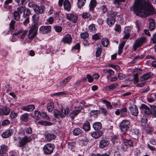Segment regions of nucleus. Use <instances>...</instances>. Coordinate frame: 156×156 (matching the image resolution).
<instances>
[{"label": "nucleus", "mask_w": 156, "mask_h": 156, "mask_svg": "<svg viewBox=\"0 0 156 156\" xmlns=\"http://www.w3.org/2000/svg\"><path fill=\"white\" fill-rule=\"evenodd\" d=\"M14 19L16 21L19 20L20 17V14L17 11H14L12 13Z\"/></svg>", "instance_id": "34"}, {"label": "nucleus", "mask_w": 156, "mask_h": 156, "mask_svg": "<svg viewBox=\"0 0 156 156\" xmlns=\"http://www.w3.org/2000/svg\"><path fill=\"white\" fill-rule=\"evenodd\" d=\"M56 137L53 134L48 133L45 135V138L48 141L55 139Z\"/></svg>", "instance_id": "28"}, {"label": "nucleus", "mask_w": 156, "mask_h": 156, "mask_svg": "<svg viewBox=\"0 0 156 156\" xmlns=\"http://www.w3.org/2000/svg\"><path fill=\"white\" fill-rule=\"evenodd\" d=\"M46 107L48 112H51L54 109V103L51 102L48 103Z\"/></svg>", "instance_id": "38"}, {"label": "nucleus", "mask_w": 156, "mask_h": 156, "mask_svg": "<svg viewBox=\"0 0 156 156\" xmlns=\"http://www.w3.org/2000/svg\"><path fill=\"white\" fill-rule=\"evenodd\" d=\"M130 122L129 120H122L120 124L119 128L122 131L126 132L129 129Z\"/></svg>", "instance_id": "7"}, {"label": "nucleus", "mask_w": 156, "mask_h": 156, "mask_svg": "<svg viewBox=\"0 0 156 156\" xmlns=\"http://www.w3.org/2000/svg\"><path fill=\"white\" fill-rule=\"evenodd\" d=\"M118 86L117 83H115L109 86H107L105 87V89L107 91H110L116 88Z\"/></svg>", "instance_id": "26"}, {"label": "nucleus", "mask_w": 156, "mask_h": 156, "mask_svg": "<svg viewBox=\"0 0 156 156\" xmlns=\"http://www.w3.org/2000/svg\"><path fill=\"white\" fill-rule=\"evenodd\" d=\"M128 147L127 144L126 143L124 140L122 142V144L121 148L122 149L123 151H126Z\"/></svg>", "instance_id": "55"}, {"label": "nucleus", "mask_w": 156, "mask_h": 156, "mask_svg": "<svg viewBox=\"0 0 156 156\" xmlns=\"http://www.w3.org/2000/svg\"><path fill=\"white\" fill-rule=\"evenodd\" d=\"M29 115L27 113H24L21 115L20 119L22 121L27 122L28 120Z\"/></svg>", "instance_id": "37"}, {"label": "nucleus", "mask_w": 156, "mask_h": 156, "mask_svg": "<svg viewBox=\"0 0 156 156\" xmlns=\"http://www.w3.org/2000/svg\"><path fill=\"white\" fill-rule=\"evenodd\" d=\"M153 74L151 72H149L146 73L140 77V80L141 82H143L149 79L152 77Z\"/></svg>", "instance_id": "13"}, {"label": "nucleus", "mask_w": 156, "mask_h": 156, "mask_svg": "<svg viewBox=\"0 0 156 156\" xmlns=\"http://www.w3.org/2000/svg\"><path fill=\"white\" fill-rule=\"evenodd\" d=\"M101 44L104 47H107L109 44V41L107 38H103L101 40Z\"/></svg>", "instance_id": "50"}, {"label": "nucleus", "mask_w": 156, "mask_h": 156, "mask_svg": "<svg viewBox=\"0 0 156 156\" xmlns=\"http://www.w3.org/2000/svg\"><path fill=\"white\" fill-rule=\"evenodd\" d=\"M31 13V12L30 9L28 8H26L24 10L23 12V16L25 18L29 17V15Z\"/></svg>", "instance_id": "46"}, {"label": "nucleus", "mask_w": 156, "mask_h": 156, "mask_svg": "<svg viewBox=\"0 0 156 156\" xmlns=\"http://www.w3.org/2000/svg\"><path fill=\"white\" fill-rule=\"evenodd\" d=\"M16 23V21L13 20H11L9 24V28L10 31H12L14 30V26Z\"/></svg>", "instance_id": "54"}, {"label": "nucleus", "mask_w": 156, "mask_h": 156, "mask_svg": "<svg viewBox=\"0 0 156 156\" xmlns=\"http://www.w3.org/2000/svg\"><path fill=\"white\" fill-rule=\"evenodd\" d=\"M80 36L81 38L85 39L88 37L89 34L87 32H84L81 33Z\"/></svg>", "instance_id": "58"}, {"label": "nucleus", "mask_w": 156, "mask_h": 156, "mask_svg": "<svg viewBox=\"0 0 156 156\" xmlns=\"http://www.w3.org/2000/svg\"><path fill=\"white\" fill-rule=\"evenodd\" d=\"M54 28L55 31L57 32L60 33L62 30V27L61 26H55Z\"/></svg>", "instance_id": "61"}, {"label": "nucleus", "mask_w": 156, "mask_h": 156, "mask_svg": "<svg viewBox=\"0 0 156 156\" xmlns=\"http://www.w3.org/2000/svg\"><path fill=\"white\" fill-rule=\"evenodd\" d=\"M93 128L96 131H99L101 129L102 127V125L101 122H96L94 123L93 125Z\"/></svg>", "instance_id": "27"}, {"label": "nucleus", "mask_w": 156, "mask_h": 156, "mask_svg": "<svg viewBox=\"0 0 156 156\" xmlns=\"http://www.w3.org/2000/svg\"><path fill=\"white\" fill-rule=\"evenodd\" d=\"M12 130L9 129L4 132L2 135V136L4 138H7L12 136L13 134Z\"/></svg>", "instance_id": "19"}, {"label": "nucleus", "mask_w": 156, "mask_h": 156, "mask_svg": "<svg viewBox=\"0 0 156 156\" xmlns=\"http://www.w3.org/2000/svg\"><path fill=\"white\" fill-rule=\"evenodd\" d=\"M109 144V141L107 139H102L100 141L99 147L101 148H103L108 146Z\"/></svg>", "instance_id": "14"}, {"label": "nucleus", "mask_w": 156, "mask_h": 156, "mask_svg": "<svg viewBox=\"0 0 156 156\" xmlns=\"http://www.w3.org/2000/svg\"><path fill=\"white\" fill-rule=\"evenodd\" d=\"M82 130L79 128H76L73 130V133L75 136H78L82 133Z\"/></svg>", "instance_id": "45"}, {"label": "nucleus", "mask_w": 156, "mask_h": 156, "mask_svg": "<svg viewBox=\"0 0 156 156\" xmlns=\"http://www.w3.org/2000/svg\"><path fill=\"white\" fill-rule=\"evenodd\" d=\"M86 0H78L77 5L79 8H80L85 4Z\"/></svg>", "instance_id": "51"}, {"label": "nucleus", "mask_w": 156, "mask_h": 156, "mask_svg": "<svg viewBox=\"0 0 156 156\" xmlns=\"http://www.w3.org/2000/svg\"><path fill=\"white\" fill-rule=\"evenodd\" d=\"M131 30V27L129 26L126 27L124 29V33L125 35L123 37V39H128L130 36V32Z\"/></svg>", "instance_id": "17"}, {"label": "nucleus", "mask_w": 156, "mask_h": 156, "mask_svg": "<svg viewBox=\"0 0 156 156\" xmlns=\"http://www.w3.org/2000/svg\"><path fill=\"white\" fill-rule=\"evenodd\" d=\"M28 31L27 30H24L23 29L20 30H19L17 31L16 33L12 34L13 35L12 37V38L11 40L12 41L14 42L16 41V38H14L15 36H18V37H20V38L22 39H23L25 36V35L27 33Z\"/></svg>", "instance_id": "5"}, {"label": "nucleus", "mask_w": 156, "mask_h": 156, "mask_svg": "<svg viewBox=\"0 0 156 156\" xmlns=\"http://www.w3.org/2000/svg\"><path fill=\"white\" fill-rule=\"evenodd\" d=\"M103 134V133L101 131L93 132L91 133L92 137L97 139L101 136Z\"/></svg>", "instance_id": "22"}, {"label": "nucleus", "mask_w": 156, "mask_h": 156, "mask_svg": "<svg viewBox=\"0 0 156 156\" xmlns=\"http://www.w3.org/2000/svg\"><path fill=\"white\" fill-rule=\"evenodd\" d=\"M80 112V111L79 110H74L70 114V116L72 119H73L76 116L78 113Z\"/></svg>", "instance_id": "41"}, {"label": "nucleus", "mask_w": 156, "mask_h": 156, "mask_svg": "<svg viewBox=\"0 0 156 156\" xmlns=\"http://www.w3.org/2000/svg\"><path fill=\"white\" fill-rule=\"evenodd\" d=\"M44 6H39L37 5L34 10L36 13L40 14L44 13Z\"/></svg>", "instance_id": "15"}, {"label": "nucleus", "mask_w": 156, "mask_h": 156, "mask_svg": "<svg viewBox=\"0 0 156 156\" xmlns=\"http://www.w3.org/2000/svg\"><path fill=\"white\" fill-rule=\"evenodd\" d=\"M39 14H35L32 16V19L33 22H38L39 20Z\"/></svg>", "instance_id": "53"}, {"label": "nucleus", "mask_w": 156, "mask_h": 156, "mask_svg": "<svg viewBox=\"0 0 156 156\" xmlns=\"http://www.w3.org/2000/svg\"><path fill=\"white\" fill-rule=\"evenodd\" d=\"M143 58V56L142 55L138 56H136L130 62V64H134L136 63L139 59H142Z\"/></svg>", "instance_id": "49"}, {"label": "nucleus", "mask_w": 156, "mask_h": 156, "mask_svg": "<svg viewBox=\"0 0 156 156\" xmlns=\"http://www.w3.org/2000/svg\"><path fill=\"white\" fill-rule=\"evenodd\" d=\"M51 27L50 26H42L39 28V32L42 34H46L51 31Z\"/></svg>", "instance_id": "8"}, {"label": "nucleus", "mask_w": 156, "mask_h": 156, "mask_svg": "<svg viewBox=\"0 0 156 156\" xmlns=\"http://www.w3.org/2000/svg\"><path fill=\"white\" fill-rule=\"evenodd\" d=\"M88 29L90 32L94 33L96 31V29L95 24H92L88 27Z\"/></svg>", "instance_id": "47"}, {"label": "nucleus", "mask_w": 156, "mask_h": 156, "mask_svg": "<svg viewBox=\"0 0 156 156\" xmlns=\"http://www.w3.org/2000/svg\"><path fill=\"white\" fill-rule=\"evenodd\" d=\"M100 113L103 114L104 115L106 116L107 113V110L105 108H101L99 109Z\"/></svg>", "instance_id": "62"}, {"label": "nucleus", "mask_w": 156, "mask_h": 156, "mask_svg": "<svg viewBox=\"0 0 156 156\" xmlns=\"http://www.w3.org/2000/svg\"><path fill=\"white\" fill-rule=\"evenodd\" d=\"M120 110L121 112V115L122 117L126 116L127 111V108L125 106H123Z\"/></svg>", "instance_id": "31"}, {"label": "nucleus", "mask_w": 156, "mask_h": 156, "mask_svg": "<svg viewBox=\"0 0 156 156\" xmlns=\"http://www.w3.org/2000/svg\"><path fill=\"white\" fill-rule=\"evenodd\" d=\"M72 78L71 76H69L65 78L59 82L60 86L62 87L64 86L67 83L70 81Z\"/></svg>", "instance_id": "20"}, {"label": "nucleus", "mask_w": 156, "mask_h": 156, "mask_svg": "<svg viewBox=\"0 0 156 156\" xmlns=\"http://www.w3.org/2000/svg\"><path fill=\"white\" fill-rule=\"evenodd\" d=\"M83 129L86 131L90 130V126L89 122H86L83 125Z\"/></svg>", "instance_id": "39"}, {"label": "nucleus", "mask_w": 156, "mask_h": 156, "mask_svg": "<svg viewBox=\"0 0 156 156\" xmlns=\"http://www.w3.org/2000/svg\"><path fill=\"white\" fill-rule=\"evenodd\" d=\"M115 22V19L113 18L108 17L107 23L109 27H112L114 24Z\"/></svg>", "instance_id": "33"}, {"label": "nucleus", "mask_w": 156, "mask_h": 156, "mask_svg": "<svg viewBox=\"0 0 156 156\" xmlns=\"http://www.w3.org/2000/svg\"><path fill=\"white\" fill-rule=\"evenodd\" d=\"M141 123L142 126H145L147 123V118L145 116H143L141 119Z\"/></svg>", "instance_id": "57"}, {"label": "nucleus", "mask_w": 156, "mask_h": 156, "mask_svg": "<svg viewBox=\"0 0 156 156\" xmlns=\"http://www.w3.org/2000/svg\"><path fill=\"white\" fill-rule=\"evenodd\" d=\"M68 145L69 148L73 149L75 147L76 145V143L75 142H68Z\"/></svg>", "instance_id": "59"}, {"label": "nucleus", "mask_w": 156, "mask_h": 156, "mask_svg": "<svg viewBox=\"0 0 156 156\" xmlns=\"http://www.w3.org/2000/svg\"><path fill=\"white\" fill-rule=\"evenodd\" d=\"M66 18L68 20H70L73 23H76L77 21V16L73 14L66 13Z\"/></svg>", "instance_id": "10"}, {"label": "nucleus", "mask_w": 156, "mask_h": 156, "mask_svg": "<svg viewBox=\"0 0 156 156\" xmlns=\"http://www.w3.org/2000/svg\"><path fill=\"white\" fill-rule=\"evenodd\" d=\"M117 14L118 13L117 12L111 10L110 12H108L107 16L108 17L113 18L115 19V18L117 16Z\"/></svg>", "instance_id": "29"}, {"label": "nucleus", "mask_w": 156, "mask_h": 156, "mask_svg": "<svg viewBox=\"0 0 156 156\" xmlns=\"http://www.w3.org/2000/svg\"><path fill=\"white\" fill-rule=\"evenodd\" d=\"M41 112L38 111H35L34 112V115L33 116V117L37 120H39L41 118Z\"/></svg>", "instance_id": "36"}, {"label": "nucleus", "mask_w": 156, "mask_h": 156, "mask_svg": "<svg viewBox=\"0 0 156 156\" xmlns=\"http://www.w3.org/2000/svg\"><path fill=\"white\" fill-rule=\"evenodd\" d=\"M65 9L69 11L71 9V5L69 1L68 0H65L63 3Z\"/></svg>", "instance_id": "23"}, {"label": "nucleus", "mask_w": 156, "mask_h": 156, "mask_svg": "<svg viewBox=\"0 0 156 156\" xmlns=\"http://www.w3.org/2000/svg\"><path fill=\"white\" fill-rule=\"evenodd\" d=\"M18 113L14 111L11 112L9 115V117L11 120L16 118L18 116Z\"/></svg>", "instance_id": "44"}, {"label": "nucleus", "mask_w": 156, "mask_h": 156, "mask_svg": "<svg viewBox=\"0 0 156 156\" xmlns=\"http://www.w3.org/2000/svg\"><path fill=\"white\" fill-rule=\"evenodd\" d=\"M35 108V106L34 105H31L25 106L22 107V109L24 111L28 112L32 111Z\"/></svg>", "instance_id": "21"}, {"label": "nucleus", "mask_w": 156, "mask_h": 156, "mask_svg": "<svg viewBox=\"0 0 156 156\" xmlns=\"http://www.w3.org/2000/svg\"><path fill=\"white\" fill-rule=\"evenodd\" d=\"M72 38L70 34H66L63 37L61 41L62 42H63L64 44H69L72 42Z\"/></svg>", "instance_id": "12"}, {"label": "nucleus", "mask_w": 156, "mask_h": 156, "mask_svg": "<svg viewBox=\"0 0 156 156\" xmlns=\"http://www.w3.org/2000/svg\"><path fill=\"white\" fill-rule=\"evenodd\" d=\"M38 27V23L36 22H33L31 25V27L30 30L37 33Z\"/></svg>", "instance_id": "30"}, {"label": "nucleus", "mask_w": 156, "mask_h": 156, "mask_svg": "<svg viewBox=\"0 0 156 156\" xmlns=\"http://www.w3.org/2000/svg\"><path fill=\"white\" fill-rule=\"evenodd\" d=\"M64 113H61L60 111L55 109L53 112V114L55 117L57 118H64L69 114V108L67 107L64 108Z\"/></svg>", "instance_id": "3"}, {"label": "nucleus", "mask_w": 156, "mask_h": 156, "mask_svg": "<svg viewBox=\"0 0 156 156\" xmlns=\"http://www.w3.org/2000/svg\"><path fill=\"white\" fill-rule=\"evenodd\" d=\"M125 41H123L119 44L118 50V54L119 55H120L122 52L123 48L125 45Z\"/></svg>", "instance_id": "40"}, {"label": "nucleus", "mask_w": 156, "mask_h": 156, "mask_svg": "<svg viewBox=\"0 0 156 156\" xmlns=\"http://www.w3.org/2000/svg\"><path fill=\"white\" fill-rule=\"evenodd\" d=\"M130 9L137 16L141 17L155 14L154 9L147 0H134Z\"/></svg>", "instance_id": "1"}, {"label": "nucleus", "mask_w": 156, "mask_h": 156, "mask_svg": "<svg viewBox=\"0 0 156 156\" xmlns=\"http://www.w3.org/2000/svg\"><path fill=\"white\" fill-rule=\"evenodd\" d=\"M100 102L105 104L106 105L107 108L108 109H111L113 108L110 102L106 100L101 99Z\"/></svg>", "instance_id": "25"}, {"label": "nucleus", "mask_w": 156, "mask_h": 156, "mask_svg": "<svg viewBox=\"0 0 156 156\" xmlns=\"http://www.w3.org/2000/svg\"><path fill=\"white\" fill-rule=\"evenodd\" d=\"M0 147V156H8L7 153L8 150V146L3 144Z\"/></svg>", "instance_id": "11"}, {"label": "nucleus", "mask_w": 156, "mask_h": 156, "mask_svg": "<svg viewBox=\"0 0 156 156\" xmlns=\"http://www.w3.org/2000/svg\"><path fill=\"white\" fill-rule=\"evenodd\" d=\"M148 20L149 21V29L150 31H153L155 28L154 20L152 18H149Z\"/></svg>", "instance_id": "18"}, {"label": "nucleus", "mask_w": 156, "mask_h": 156, "mask_svg": "<svg viewBox=\"0 0 156 156\" xmlns=\"http://www.w3.org/2000/svg\"><path fill=\"white\" fill-rule=\"evenodd\" d=\"M149 106L151 108V110L152 112V114L153 115V117H156V106L155 105H150Z\"/></svg>", "instance_id": "43"}, {"label": "nucleus", "mask_w": 156, "mask_h": 156, "mask_svg": "<svg viewBox=\"0 0 156 156\" xmlns=\"http://www.w3.org/2000/svg\"><path fill=\"white\" fill-rule=\"evenodd\" d=\"M129 137V135L126 132H123L122 134L121 137L123 140H126L128 139V138Z\"/></svg>", "instance_id": "52"}, {"label": "nucleus", "mask_w": 156, "mask_h": 156, "mask_svg": "<svg viewBox=\"0 0 156 156\" xmlns=\"http://www.w3.org/2000/svg\"><path fill=\"white\" fill-rule=\"evenodd\" d=\"M140 108L146 114L148 115L152 114V112L151 109L146 105L144 104H141Z\"/></svg>", "instance_id": "9"}, {"label": "nucleus", "mask_w": 156, "mask_h": 156, "mask_svg": "<svg viewBox=\"0 0 156 156\" xmlns=\"http://www.w3.org/2000/svg\"><path fill=\"white\" fill-rule=\"evenodd\" d=\"M2 111L3 115H7L10 113L11 109L9 108L8 107H5L2 109Z\"/></svg>", "instance_id": "42"}, {"label": "nucleus", "mask_w": 156, "mask_h": 156, "mask_svg": "<svg viewBox=\"0 0 156 156\" xmlns=\"http://www.w3.org/2000/svg\"><path fill=\"white\" fill-rule=\"evenodd\" d=\"M129 109L131 111L132 115L137 116L138 113V109L135 105H133L129 107Z\"/></svg>", "instance_id": "16"}, {"label": "nucleus", "mask_w": 156, "mask_h": 156, "mask_svg": "<svg viewBox=\"0 0 156 156\" xmlns=\"http://www.w3.org/2000/svg\"><path fill=\"white\" fill-rule=\"evenodd\" d=\"M133 80L134 83H136L139 81L138 74H135L133 75Z\"/></svg>", "instance_id": "60"}, {"label": "nucleus", "mask_w": 156, "mask_h": 156, "mask_svg": "<svg viewBox=\"0 0 156 156\" xmlns=\"http://www.w3.org/2000/svg\"><path fill=\"white\" fill-rule=\"evenodd\" d=\"M38 123L41 125L44 126H51L52 124V123L51 122L45 121H39Z\"/></svg>", "instance_id": "48"}, {"label": "nucleus", "mask_w": 156, "mask_h": 156, "mask_svg": "<svg viewBox=\"0 0 156 156\" xmlns=\"http://www.w3.org/2000/svg\"><path fill=\"white\" fill-rule=\"evenodd\" d=\"M37 32L30 30L27 35L28 38L30 39H33L37 34Z\"/></svg>", "instance_id": "32"}, {"label": "nucleus", "mask_w": 156, "mask_h": 156, "mask_svg": "<svg viewBox=\"0 0 156 156\" xmlns=\"http://www.w3.org/2000/svg\"><path fill=\"white\" fill-rule=\"evenodd\" d=\"M25 7L24 6H20L16 9V11H17L21 14L23 12L24 10L25 9Z\"/></svg>", "instance_id": "56"}, {"label": "nucleus", "mask_w": 156, "mask_h": 156, "mask_svg": "<svg viewBox=\"0 0 156 156\" xmlns=\"http://www.w3.org/2000/svg\"><path fill=\"white\" fill-rule=\"evenodd\" d=\"M18 138V143L17 146L18 147H21L22 149L27 143L30 142L32 140L31 137L28 136L27 135H25L22 137H19Z\"/></svg>", "instance_id": "2"}, {"label": "nucleus", "mask_w": 156, "mask_h": 156, "mask_svg": "<svg viewBox=\"0 0 156 156\" xmlns=\"http://www.w3.org/2000/svg\"><path fill=\"white\" fill-rule=\"evenodd\" d=\"M41 118L42 119L46 120H49L50 119V117L47 112L43 111L41 112Z\"/></svg>", "instance_id": "35"}, {"label": "nucleus", "mask_w": 156, "mask_h": 156, "mask_svg": "<svg viewBox=\"0 0 156 156\" xmlns=\"http://www.w3.org/2000/svg\"><path fill=\"white\" fill-rule=\"evenodd\" d=\"M146 41V38L144 37H142L137 39L133 45L134 51H135L137 48L142 46L144 44H145Z\"/></svg>", "instance_id": "4"}, {"label": "nucleus", "mask_w": 156, "mask_h": 156, "mask_svg": "<svg viewBox=\"0 0 156 156\" xmlns=\"http://www.w3.org/2000/svg\"><path fill=\"white\" fill-rule=\"evenodd\" d=\"M81 15L82 16L84 19L88 18L90 16V14L89 13L87 12H83Z\"/></svg>", "instance_id": "64"}, {"label": "nucleus", "mask_w": 156, "mask_h": 156, "mask_svg": "<svg viewBox=\"0 0 156 156\" xmlns=\"http://www.w3.org/2000/svg\"><path fill=\"white\" fill-rule=\"evenodd\" d=\"M96 0H91L89 4V9L90 11H93L97 5Z\"/></svg>", "instance_id": "24"}, {"label": "nucleus", "mask_w": 156, "mask_h": 156, "mask_svg": "<svg viewBox=\"0 0 156 156\" xmlns=\"http://www.w3.org/2000/svg\"><path fill=\"white\" fill-rule=\"evenodd\" d=\"M100 9L103 13H106L107 11V8L104 5H102L100 7Z\"/></svg>", "instance_id": "63"}, {"label": "nucleus", "mask_w": 156, "mask_h": 156, "mask_svg": "<svg viewBox=\"0 0 156 156\" xmlns=\"http://www.w3.org/2000/svg\"><path fill=\"white\" fill-rule=\"evenodd\" d=\"M55 147L54 144L48 143L44 146L43 147L44 153L46 155L51 154L53 151Z\"/></svg>", "instance_id": "6"}]
</instances>
